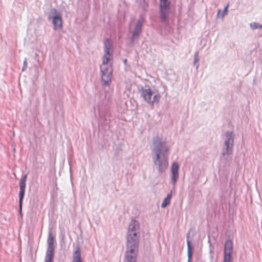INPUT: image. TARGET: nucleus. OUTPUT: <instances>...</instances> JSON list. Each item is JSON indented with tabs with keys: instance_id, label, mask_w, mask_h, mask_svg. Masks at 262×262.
Returning a JSON list of instances; mask_svg holds the SVG:
<instances>
[{
	"instance_id": "nucleus-1",
	"label": "nucleus",
	"mask_w": 262,
	"mask_h": 262,
	"mask_svg": "<svg viewBox=\"0 0 262 262\" xmlns=\"http://www.w3.org/2000/svg\"><path fill=\"white\" fill-rule=\"evenodd\" d=\"M168 150L167 144L163 141L160 137L156 136L152 138V158L154 165L159 173L164 172L168 167Z\"/></svg>"
},
{
	"instance_id": "nucleus-2",
	"label": "nucleus",
	"mask_w": 262,
	"mask_h": 262,
	"mask_svg": "<svg viewBox=\"0 0 262 262\" xmlns=\"http://www.w3.org/2000/svg\"><path fill=\"white\" fill-rule=\"evenodd\" d=\"M139 228L137 221L132 220L128 226V233L127 241V250L124 262H136L137 251L139 244V236L137 232Z\"/></svg>"
},
{
	"instance_id": "nucleus-3",
	"label": "nucleus",
	"mask_w": 262,
	"mask_h": 262,
	"mask_svg": "<svg viewBox=\"0 0 262 262\" xmlns=\"http://www.w3.org/2000/svg\"><path fill=\"white\" fill-rule=\"evenodd\" d=\"M112 43L110 39H106L104 42V56H103L102 64L100 66L101 73H106L112 74V65H108V62L113 60V51H111Z\"/></svg>"
},
{
	"instance_id": "nucleus-4",
	"label": "nucleus",
	"mask_w": 262,
	"mask_h": 262,
	"mask_svg": "<svg viewBox=\"0 0 262 262\" xmlns=\"http://www.w3.org/2000/svg\"><path fill=\"white\" fill-rule=\"evenodd\" d=\"M141 97L148 104L154 105L158 103L160 96L159 94H154V92L148 85L142 87L140 90Z\"/></svg>"
},
{
	"instance_id": "nucleus-5",
	"label": "nucleus",
	"mask_w": 262,
	"mask_h": 262,
	"mask_svg": "<svg viewBox=\"0 0 262 262\" xmlns=\"http://www.w3.org/2000/svg\"><path fill=\"white\" fill-rule=\"evenodd\" d=\"M170 3L168 0H160V19L162 23H164L167 18L170 9Z\"/></svg>"
},
{
	"instance_id": "nucleus-6",
	"label": "nucleus",
	"mask_w": 262,
	"mask_h": 262,
	"mask_svg": "<svg viewBox=\"0 0 262 262\" xmlns=\"http://www.w3.org/2000/svg\"><path fill=\"white\" fill-rule=\"evenodd\" d=\"M233 243L231 241H226L224 250V262H232Z\"/></svg>"
},
{
	"instance_id": "nucleus-7",
	"label": "nucleus",
	"mask_w": 262,
	"mask_h": 262,
	"mask_svg": "<svg viewBox=\"0 0 262 262\" xmlns=\"http://www.w3.org/2000/svg\"><path fill=\"white\" fill-rule=\"evenodd\" d=\"M27 179V174H26L21 177L19 180V213H21L22 208L21 204L23 199L24 198L25 189H26V182Z\"/></svg>"
},
{
	"instance_id": "nucleus-8",
	"label": "nucleus",
	"mask_w": 262,
	"mask_h": 262,
	"mask_svg": "<svg viewBox=\"0 0 262 262\" xmlns=\"http://www.w3.org/2000/svg\"><path fill=\"white\" fill-rule=\"evenodd\" d=\"M143 24V19L140 18L137 21L135 27L133 32L132 36L130 39V43L134 44L136 41L138 40V37L141 32Z\"/></svg>"
},
{
	"instance_id": "nucleus-9",
	"label": "nucleus",
	"mask_w": 262,
	"mask_h": 262,
	"mask_svg": "<svg viewBox=\"0 0 262 262\" xmlns=\"http://www.w3.org/2000/svg\"><path fill=\"white\" fill-rule=\"evenodd\" d=\"M224 146L222 149V158L221 160H223L225 163L229 160V156L233 154L234 144L224 143Z\"/></svg>"
},
{
	"instance_id": "nucleus-10",
	"label": "nucleus",
	"mask_w": 262,
	"mask_h": 262,
	"mask_svg": "<svg viewBox=\"0 0 262 262\" xmlns=\"http://www.w3.org/2000/svg\"><path fill=\"white\" fill-rule=\"evenodd\" d=\"M51 12L53 14L52 21L55 29H56L57 27L61 28L62 21L60 13L55 8L52 9Z\"/></svg>"
},
{
	"instance_id": "nucleus-11",
	"label": "nucleus",
	"mask_w": 262,
	"mask_h": 262,
	"mask_svg": "<svg viewBox=\"0 0 262 262\" xmlns=\"http://www.w3.org/2000/svg\"><path fill=\"white\" fill-rule=\"evenodd\" d=\"M179 165L177 162H173L171 165V183L173 186V188L179 178Z\"/></svg>"
},
{
	"instance_id": "nucleus-12",
	"label": "nucleus",
	"mask_w": 262,
	"mask_h": 262,
	"mask_svg": "<svg viewBox=\"0 0 262 262\" xmlns=\"http://www.w3.org/2000/svg\"><path fill=\"white\" fill-rule=\"evenodd\" d=\"M54 242H55V237L54 235L51 233H50L48 236L47 242H48V249H47V252H54Z\"/></svg>"
},
{
	"instance_id": "nucleus-13",
	"label": "nucleus",
	"mask_w": 262,
	"mask_h": 262,
	"mask_svg": "<svg viewBox=\"0 0 262 262\" xmlns=\"http://www.w3.org/2000/svg\"><path fill=\"white\" fill-rule=\"evenodd\" d=\"M225 139L224 143L234 144L235 134L233 132L227 131L225 133Z\"/></svg>"
},
{
	"instance_id": "nucleus-14",
	"label": "nucleus",
	"mask_w": 262,
	"mask_h": 262,
	"mask_svg": "<svg viewBox=\"0 0 262 262\" xmlns=\"http://www.w3.org/2000/svg\"><path fill=\"white\" fill-rule=\"evenodd\" d=\"M101 75L103 86H108L112 80V74L103 73H101Z\"/></svg>"
},
{
	"instance_id": "nucleus-15",
	"label": "nucleus",
	"mask_w": 262,
	"mask_h": 262,
	"mask_svg": "<svg viewBox=\"0 0 262 262\" xmlns=\"http://www.w3.org/2000/svg\"><path fill=\"white\" fill-rule=\"evenodd\" d=\"M72 262H83L81 252L79 248H76V249L73 252V260Z\"/></svg>"
},
{
	"instance_id": "nucleus-16",
	"label": "nucleus",
	"mask_w": 262,
	"mask_h": 262,
	"mask_svg": "<svg viewBox=\"0 0 262 262\" xmlns=\"http://www.w3.org/2000/svg\"><path fill=\"white\" fill-rule=\"evenodd\" d=\"M172 198V192L171 191L168 193L166 197L164 199L163 202L161 204V207L162 208H164L166 207L168 205H169L170 203L171 199Z\"/></svg>"
},
{
	"instance_id": "nucleus-17",
	"label": "nucleus",
	"mask_w": 262,
	"mask_h": 262,
	"mask_svg": "<svg viewBox=\"0 0 262 262\" xmlns=\"http://www.w3.org/2000/svg\"><path fill=\"white\" fill-rule=\"evenodd\" d=\"M199 61H200V56H199V52L196 51L194 54V60H193V63L194 67L195 68L196 71H197L198 70V68H199V67L200 65Z\"/></svg>"
},
{
	"instance_id": "nucleus-18",
	"label": "nucleus",
	"mask_w": 262,
	"mask_h": 262,
	"mask_svg": "<svg viewBox=\"0 0 262 262\" xmlns=\"http://www.w3.org/2000/svg\"><path fill=\"white\" fill-rule=\"evenodd\" d=\"M229 8V4H228L224 8V10L221 12V10H219L217 12V15H220L221 13V16L222 18H223L225 15L227 14L228 9Z\"/></svg>"
},
{
	"instance_id": "nucleus-19",
	"label": "nucleus",
	"mask_w": 262,
	"mask_h": 262,
	"mask_svg": "<svg viewBox=\"0 0 262 262\" xmlns=\"http://www.w3.org/2000/svg\"><path fill=\"white\" fill-rule=\"evenodd\" d=\"M54 257V253L47 252L46 255V259L45 262H53Z\"/></svg>"
},
{
	"instance_id": "nucleus-20",
	"label": "nucleus",
	"mask_w": 262,
	"mask_h": 262,
	"mask_svg": "<svg viewBox=\"0 0 262 262\" xmlns=\"http://www.w3.org/2000/svg\"><path fill=\"white\" fill-rule=\"evenodd\" d=\"M250 27L251 29L255 30L256 29H262V25L259 24L256 22L252 23L250 24Z\"/></svg>"
},
{
	"instance_id": "nucleus-21",
	"label": "nucleus",
	"mask_w": 262,
	"mask_h": 262,
	"mask_svg": "<svg viewBox=\"0 0 262 262\" xmlns=\"http://www.w3.org/2000/svg\"><path fill=\"white\" fill-rule=\"evenodd\" d=\"M27 67V59L26 58H25L23 62V67L22 68V70L23 71H25L26 70Z\"/></svg>"
},
{
	"instance_id": "nucleus-22",
	"label": "nucleus",
	"mask_w": 262,
	"mask_h": 262,
	"mask_svg": "<svg viewBox=\"0 0 262 262\" xmlns=\"http://www.w3.org/2000/svg\"><path fill=\"white\" fill-rule=\"evenodd\" d=\"M187 252L192 251V248L190 245V241L188 239L187 241Z\"/></svg>"
},
{
	"instance_id": "nucleus-23",
	"label": "nucleus",
	"mask_w": 262,
	"mask_h": 262,
	"mask_svg": "<svg viewBox=\"0 0 262 262\" xmlns=\"http://www.w3.org/2000/svg\"><path fill=\"white\" fill-rule=\"evenodd\" d=\"M192 256V251L188 252V261H190Z\"/></svg>"
}]
</instances>
